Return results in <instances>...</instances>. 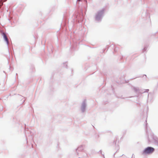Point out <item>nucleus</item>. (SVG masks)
<instances>
[{"label": "nucleus", "instance_id": "1", "mask_svg": "<svg viewBox=\"0 0 158 158\" xmlns=\"http://www.w3.org/2000/svg\"><path fill=\"white\" fill-rule=\"evenodd\" d=\"M154 151V149L152 147H148L146 148L143 152V154H147L152 153Z\"/></svg>", "mask_w": 158, "mask_h": 158}, {"label": "nucleus", "instance_id": "2", "mask_svg": "<svg viewBox=\"0 0 158 158\" xmlns=\"http://www.w3.org/2000/svg\"><path fill=\"white\" fill-rule=\"evenodd\" d=\"M2 35H3V36L4 40L8 44V38H7L5 34L4 33H3Z\"/></svg>", "mask_w": 158, "mask_h": 158}, {"label": "nucleus", "instance_id": "3", "mask_svg": "<svg viewBox=\"0 0 158 158\" xmlns=\"http://www.w3.org/2000/svg\"><path fill=\"white\" fill-rule=\"evenodd\" d=\"M3 4V2H2V1H0V8Z\"/></svg>", "mask_w": 158, "mask_h": 158}, {"label": "nucleus", "instance_id": "4", "mask_svg": "<svg viewBox=\"0 0 158 158\" xmlns=\"http://www.w3.org/2000/svg\"><path fill=\"white\" fill-rule=\"evenodd\" d=\"M77 1H80V0H77Z\"/></svg>", "mask_w": 158, "mask_h": 158}]
</instances>
